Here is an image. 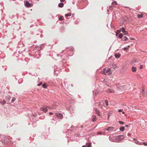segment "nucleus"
<instances>
[{
	"instance_id": "13",
	"label": "nucleus",
	"mask_w": 147,
	"mask_h": 147,
	"mask_svg": "<svg viewBox=\"0 0 147 147\" xmlns=\"http://www.w3.org/2000/svg\"><path fill=\"white\" fill-rule=\"evenodd\" d=\"M121 29L120 30H118L117 31V32H116V36H117L118 35L120 34V32H121Z\"/></svg>"
},
{
	"instance_id": "40",
	"label": "nucleus",
	"mask_w": 147,
	"mask_h": 147,
	"mask_svg": "<svg viewBox=\"0 0 147 147\" xmlns=\"http://www.w3.org/2000/svg\"><path fill=\"white\" fill-rule=\"evenodd\" d=\"M130 39L131 40H134V38H131V37L130 38Z\"/></svg>"
},
{
	"instance_id": "4",
	"label": "nucleus",
	"mask_w": 147,
	"mask_h": 147,
	"mask_svg": "<svg viewBox=\"0 0 147 147\" xmlns=\"http://www.w3.org/2000/svg\"><path fill=\"white\" fill-rule=\"evenodd\" d=\"M124 136L123 135H119L116 137L117 140L119 141L123 139Z\"/></svg>"
},
{
	"instance_id": "25",
	"label": "nucleus",
	"mask_w": 147,
	"mask_h": 147,
	"mask_svg": "<svg viewBox=\"0 0 147 147\" xmlns=\"http://www.w3.org/2000/svg\"><path fill=\"white\" fill-rule=\"evenodd\" d=\"M6 101L5 100H4V101L1 102V104L3 105L5 104L6 103Z\"/></svg>"
},
{
	"instance_id": "12",
	"label": "nucleus",
	"mask_w": 147,
	"mask_h": 147,
	"mask_svg": "<svg viewBox=\"0 0 147 147\" xmlns=\"http://www.w3.org/2000/svg\"><path fill=\"white\" fill-rule=\"evenodd\" d=\"M113 127H109L107 128V130L109 131H111L113 130Z\"/></svg>"
},
{
	"instance_id": "38",
	"label": "nucleus",
	"mask_w": 147,
	"mask_h": 147,
	"mask_svg": "<svg viewBox=\"0 0 147 147\" xmlns=\"http://www.w3.org/2000/svg\"><path fill=\"white\" fill-rule=\"evenodd\" d=\"M42 84V82L41 83H39L38 84V86H40V85H41Z\"/></svg>"
},
{
	"instance_id": "21",
	"label": "nucleus",
	"mask_w": 147,
	"mask_h": 147,
	"mask_svg": "<svg viewBox=\"0 0 147 147\" xmlns=\"http://www.w3.org/2000/svg\"><path fill=\"white\" fill-rule=\"evenodd\" d=\"M59 20L60 21H63L64 20V18L63 16H61L59 18Z\"/></svg>"
},
{
	"instance_id": "46",
	"label": "nucleus",
	"mask_w": 147,
	"mask_h": 147,
	"mask_svg": "<svg viewBox=\"0 0 147 147\" xmlns=\"http://www.w3.org/2000/svg\"><path fill=\"white\" fill-rule=\"evenodd\" d=\"M125 7L127 8H129V9H130L129 8V7Z\"/></svg>"
},
{
	"instance_id": "32",
	"label": "nucleus",
	"mask_w": 147,
	"mask_h": 147,
	"mask_svg": "<svg viewBox=\"0 0 147 147\" xmlns=\"http://www.w3.org/2000/svg\"><path fill=\"white\" fill-rule=\"evenodd\" d=\"M123 36V34L122 33H120L118 37H122Z\"/></svg>"
},
{
	"instance_id": "28",
	"label": "nucleus",
	"mask_w": 147,
	"mask_h": 147,
	"mask_svg": "<svg viewBox=\"0 0 147 147\" xmlns=\"http://www.w3.org/2000/svg\"><path fill=\"white\" fill-rule=\"evenodd\" d=\"M65 16L66 17H68L69 16H71V13H70V14H66L65 15Z\"/></svg>"
},
{
	"instance_id": "11",
	"label": "nucleus",
	"mask_w": 147,
	"mask_h": 147,
	"mask_svg": "<svg viewBox=\"0 0 147 147\" xmlns=\"http://www.w3.org/2000/svg\"><path fill=\"white\" fill-rule=\"evenodd\" d=\"M131 70L132 72H135L137 70V69L136 67H132Z\"/></svg>"
},
{
	"instance_id": "37",
	"label": "nucleus",
	"mask_w": 147,
	"mask_h": 147,
	"mask_svg": "<svg viewBox=\"0 0 147 147\" xmlns=\"http://www.w3.org/2000/svg\"><path fill=\"white\" fill-rule=\"evenodd\" d=\"M65 0H60V1L61 2H64Z\"/></svg>"
},
{
	"instance_id": "1",
	"label": "nucleus",
	"mask_w": 147,
	"mask_h": 147,
	"mask_svg": "<svg viewBox=\"0 0 147 147\" xmlns=\"http://www.w3.org/2000/svg\"><path fill=\"white\" fill-rule=\"evenodd\" d=\"M102 73L105 75H110L112 74V72L111 71L110 69L109 68L107 70H106V69L104 68L102 71Z\"/></svg>"
},
{
	"instance_id": "27",
	"label": "nucleus",
	"mask_w": 147,
	"mask_h": 147,
	"mask_svg": "<svg viewBox=\"0 0 147 147\" xmlns=\"http://www.w3.org/2000/svg\"><path fill=\"white\" fill-rule=\"evenodd\" d=\"M119 123L121 124H124V122L121 121H119Z\"/></svg>"
},
{
	"instance_id": "34",
	"label": "nucleus",
	"mask_w": 147,
	"mask_h": 147,
	"mask_svg": "<svg viewBox=\"0 0 147 147\" xmlns=\"http://www.w3.org/2000/svg\"><path fill=\"white\" fill-rule=\"evenodd\" d=\"M102 134V133L101 132H98L97 133V134L98 135H101Z\"/></svg>"
},
{
	"instance_id": "33",
	"label": "nucleus",
	"mask_w": 147,
	"mask_h": 147,
	"mask_svg": "<svg viewBox=\"0 0 147 147\" xmlns=\"http://www.w3.org/2000/svg\"><path fill=\"white\" fill-rule=\"evenodd\" d=\"M143 68V65H140V69H142Z\"/></svg>"
},
{
	"instance_id": "2",
	"label": "nucleus",
	"mask_w": 147,
	"mask_h": 147,
	"mask_svg": "<svg viewBox=\"0 0 147 147\" xmlns=\"http://www.w3.org/2000/svg\"><path fill=\"white\" fill-rule=\"evenodd\" d=\"M139 63V61L136 59H134L132 61L131 65L132 66H134L136 65Z\"/></svg>"
},
{
	"instance_id": "30",
	"label": "nucleus",
	"mask_w": 147,
	"mask_h": 147,
	"mask_svg": "<svg viewBox=\"0 0 147 147\" xmlns=\"http://www.w3.org/2000/svg\"><path fill=\"white\" fill-rule=\"evenodd\" d=\"M142 144L144 145L145 146H147V143L145 142H142Z\"/></svg>"
},
{
	"instance_id": "26",
	"label": "nucleus",
	"mask_w": 147,
	"mask_h": 147,
	"mask_svg": "<svg viewBox=\"0 0 147 147\" xmlns=\"http://www.w3.org/2000/svg\"><path fill=\"white\" fill-rule=\"evenodd\" d=\"M136 144H139V145H142V143L141 142H140L138 141H137L136 142Z\"/></svg>"
},
{
	"instance_id": "43",
	"label": "nucleus",
	"mask_w": 147,
	"mask_h": 147,
	"mask_svg": "<svg viewBox=\"0 0 147 147\" xmlns=\"http://www.w3.org/2000/svg\"><path fill=\"white\" fill-rule=\"evenodd\" d=\"M125 126L126 127H128V125H126Z\"/></svg>"
},
{
	"instance_id": "31",
	"label": "nucleus",
	"mask_w": 147,
	"mask_h": 147,
	"mask_svg": "<svg viewBox=\"0 0 147 147\" xmlns=\"http://www.w3.org/2000/svg\"><path fill=\"white\" fill-rule=\"evenodd\" d=\"M15 100H16V98H13L11 102H13Z\"/></svg>"
},
{
	"instance_id": "6",
	"label": "nucleus",
	"mask_w": 147,
	"mask_h": 147,
	"mask_svg": "<svg viewBox=\"0 0 147 147\" xmlns=\"http://www.w3.org/2000/svg\"><path fill=\"white\" fill-rule=\"evenodd\" d=\"M41 110L43 111L44 112L46 113L47 111V107H40Z\"/></svg>"
},
{
	"instance_id": "17",
	"label": "nucleus",
	"mask_w": 147,
	"mask_h": 147,
	"mask_svg": "<svg viewBox=\"0 0 147 147\" xmlns=\"http://www.w3.org/2000/svg\"><path fill=\"white\" fill-rule=\"evenodd\" d=\"M120 38H121V39L123 41H127V37H119Z\"/></svg>"
},
{
	"instance_id": "42",
	"label": "nucleus",
	"mask_w": 147,
	"mask_h": 147,
	"mask_svg": "<svg viewBox=\"0 0 147 147\" xmlns=\"http://www.w3.org/2000/svg\"><path fill=\"white\" fill-rule=\"evenodd\" d=\"M122 113L123 114H124L125 113V112L124 111H122Z\"/></svg>"
},
{
	"instance_id": "10",
	"label": "nucleus",
	"mask_w": 147,
	"mask_h": 147,
	"mask_svg": "<svg viewBox=\"0 0 147 147\" xmlns=\"http://www.w3.org/2000/svg\"><path fill=\"white\" fill-rule=\"evenodd\" d=\"M95 111H96V114H97V115L98 116H101V114L100 113V112L97 109H95Z\"/></svg>"
},
{
	"instance_id": "16",
	"label": "nucleus",
	"mask_w": 147,
	"mask_h": 147,
	"mask_svg": "<svg viewBox=\"0 0 147 147\" xmlns=\"http://www.w3.org/2000/svg\"><path fill=\"white\" fill-rule=\"evenodd\" d=\"M115 56L116 58H119L120 56V54L119 53L115 54Z\"/></svg>"
},
{
	"instance_id": "47",
	"label": "nucleus",
	"mask_w": 147,
	"mask_h": 147,
	"mask_svg": "<svg viewBox=\"0 0 147 147\" xmlns=\"http://www.w3.org/2000/svg\"><path fill=\"white\" fill-rule=\"evenodd\" d=\"M9 99H10V98L9 99Z\"/></svg>"
},
{
	"instance_id": "22",
	"label": "nucleus",
	"mask_w": 147,
	"mask_h": 147,
	"mask_svg": "<svg viewBox=\"0 0 147 147\" xmlns=\"http://www.w3.org/2000/svg\"><path fill=\"white\" fill-rule=\"evenodd\" d=\"M96 116H94L92 117V121L93 122H94L96 121Z\"/></svg>"
},
{
	"instance_id": "9",
	"label": "nucleus",
	"mask_w": 147,
	"mask_h": 147,
	"mask_svg": "<svg viewBox=\"0 0 147 147\" xmlns=\"http://www.w3.org/2000/svg\"><path fill=\"white\" fill-rule=\"evenodd\" d=\"M103 105L104 106L103 102H100V104L98 106H99V107H101V108L102 109L103 108Z\"/></svg>"
},
{
	"instance_id": "35",
	"label": "nucleus",
	"mask_w": 147,
	"mask_h": 147,
	"mask_svg": "<svg viewBox=\"0 0 147 147\" xmlns=\"http://www.w3.org/2000/svg\"><path fill=\"white\" fill-rule=\"evenodd\" d=\"M122 110H121V109H119L118 110V112H122Z\"/></svg>"
},
{
	"instance_id": "14",
	"label": "nucleus",
	"mask_w": 147,
	"mask_h": 147,
	"mask_svg": "<svg viewBox=\"0 0 147 147\" xmlns=\"http://www.w3.org/2000/svg\"><path fill=\"white\" fill-rule=\"evenodd\" d=\"M143 14H138L137 15V17L138 18H142L143 17Z\"/></svg>"
},
{
	"instance_id": "3",
	"label": "nucleus",
	"mask_w": 147,
	"mask_h": 147,
	"mask_svg": "<svg viewBox=\"0 0 147 147\" xmlns=\"http://www.w3.org/2000/svg\"><path fill=\"white\" fill-rule=\"evenodd\" d=\"M25 5L26 7H32L33 5V4L30 3L28 1H27L25 3Z\"/></svg>"
},
{
	"instance_id": "39",
	"label": "nucleus",
	"mask_w": 147,
	"mask_h": 147,
	"mask_svg": "<svg viewBox=\"0 0 147 147\" xmlns=\"http://www.w3.org/2000/svg\"><path fill=\"white\" fill-rule=\"evenodd\" d=\"M49 115H52L53 114L52 113V112H50V113H49Z\"/></svg>"
},
{
	"instance_id": "15",
	"label": "nucleus",
	"mask_w": 147,
	"mask_h": 147,
	"mask_svg": "<svg viewBox=\"0 0 147 147\" xmlns=\"http://www.w3.org/2000/svg\"><path fill=\"white\" fill-rule=\"evenodd\" d=\"M117 65L116 64H113L112 65V68H116L118 67Z\"/></svg>"
},
{
	"instance_id": "20",
	"label": "nucleus",
	"mask_w": 147,
	"mask_h": 147,
	"mask_svg": "<svg viewBox=\"0 0 147 147\" xmlns=\"http://www.w3.org/2000/svg\"><path fill=\"white\" fill-rule=\"evenodd\" d=\"M125 129V127L124 126L121 127L120 128V130L122 131H123Z\"/></svg>"
},
{
	"instance_id": "5",
	"label": "nucleus",
	"mask_w": 147,
	"mask_h": 147,
	"mask_svg": "<svg viewBox=\"0 0 147 147\" xmlns=\"http://www.w3.org/2000/svg\"><path fill=\"white\" fill-rule=\"evenodd\" d=\"M123 34L124 35H127L128 34V32L125 30V29L124 28H121Z\"/></svg>"
},
{
	"instance_id": "18",
	"label": "nucleus",
	"mask_w": 147,
	"mask_h": 147,
	"mask_svg": "<svg viewBox=\"0 0 147 147\" xmlns=\"http://www.w3.org/2000/svg\"><path fill=\"white\" fill-rule=\"evenodd\" d=\"M64 4L63 3H60L59 4L58 6L60 7H63Z\"/></svg>"
},
{
	"instance_id": "24",
	"label": "nucleus",
	"mask_w": 147,
	"mask_h": 147,
	"mask_svg": "<svg viewBox=\"0 0 147 147\" xmlns=\"http://www.w3.org/2000/svg\"><path fill=\"white\" fill-rule=\"evenodd\" d=\"M42 86L44 88H47L46 85L45 84H43L42 85Z\"/></svg>"
},
{
	"instance_id": "45",
	"label": "nucleus",
	"mask_w": 147,
	"mask_h": 147,
	"mask_svg": "<svg viewBox=\"0 0 147 147\" xmlns=\"http://www.w3.org/2000/svg\"><path fill=\"white\" fill-rule=\"evenodd\" d=\"M82 147H86V146H82Z\"/></svg>"
},
{
	"instance_id": "23",
	"label": "nucleus",
	"mask_w": 147,
	"mask_h": 147,
	"mask_svg": "<svg viewBox=\"0 0 147 147\" xmlns=\"http://www.w3.org/2000/svg\"><path fill=\"white\" fill-rule=\"evenodd\" d=\"M105 104L106 106H108V101L107 100H105Z\"/></svg>"
},
{
	"instance_id": "29",
	"label": "nucleus",
	"mask_w": 147,
	"mask_h": 147,
	"mask_svg": "<svg viewBox=\"0 0 147 147\" xmlns=\"http://www.w3.org/2000/svg\"><path fill=\"white\" fill-rule=\"evenodd\" d=\"M87 146H88V147H91V144H90V143H88L87 144Z\"/></svg>"
},
{
	"instance_id": "8",
	"label": "nucleus",
	"mask_w": 147,
	"mask_h": 147,
	"mask_svg": "<svg viewBox=\"0 0 147 147\" xmlns=\"http://www.w3.org/2000/svg\"><path fill=\"white\" fill-rule=\"evenodd\" d=\"M56 115L59 119H61L63 117V115L61 114L60 113H56Z\"/></svg>"
},
{
	"instance_id": "41",
	"label": "nucleus",
	"mask_w": 147,
	"mask_h": 147,
	"mask_svg": "<svg viewBox=\"0 0 147 147\" xmlns=\"http://www.w3.org/2000/svg\"><path fill=\"white\" fill-rule=\"evenodd\" d=\"M124 50H126V49H128V48H127L126 47L124 48Z\"/></svg>"
},
{
	"instance_id": "19",
	"label": "nucleus",
	"mask_w": 147,
	"mask_h": 147,
	"mask_svg": "<svg viewBox=\"0 0 147 147\" xmlns=\"http://www.w3.org/2000/svg\"><path fill=\"white\" fill-rule=\"evenodd\" d=\"M112 4L114 6V5H118V3L115 1H114L113 2H112Z\"/></svg>"
},
{
	"instance_id": "44",
	"label": "nucleus",
	"mask_w": 147,
	"mask_h": 147,
	"mask_svg": "<svg viewBox=\"0 0 147 147\" xmlns=\"http://www.w3.org/2000/svg\"><path fill=\"white\" fill-rule=\"evenodd\" d=\"M109 116H109V115H108V119H109Z\"/></svg>"
},
{
	"instance_id": "36",
	"label": "nucleus",
	"mask_w": 147,
	"mask_h": 147,
	"mask_svg": "<svg viewBox=\"0 0 147 147\" xmlns=\"http://www.w3.org/2000/svg\"><path fill=\"white\" fill-rule=\"evenodd\" d=\"M142 93L144 94V89H142Z\"/></svg>"
},
{
	"instance_id": "7",
	"label": "nucleus",
	"mask_w": 147,
	"mask_h": 147,
	"mask_svg": "<svg viewBox=\"0 0 147 147\" xmlns=\"http://www.w3.org/2000/svg\"><path fill=\"white\" fill-rule=\"evenodd\" d=\"M107 92L109 93H114L115 91L113 89H109L106 90Z\"/></svg>"
}]
</instances>
